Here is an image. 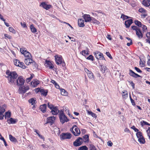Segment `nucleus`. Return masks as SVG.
<instances>
[{
  "label": "nucleus",
  "instance_id": "nucleus-39",
  "mask_svg": "<svg viewBox=\"0 0 150 150\" xmlns=\"http://www.w3.org/2000/svg\"><path fill=\"white\" fill-rule=\"evenodd\" d=\"M14 64L16 66H19V64L20 63V61L17 59H14L13 60Z\"/></svg>",
  "mask_w": 150,
  "mask_h": 150
},
{
  "label": "nucleus",
  "instance_id": "nucleus-26",
  "mask_svg": "<svg viewBox=\"0 0 150 150\" xmlns=\"http://www.w3.org/2000/svg\"><path fill=\"white\" fill-rule=\"evenodd\" d=\"M7 122L9 124H15L17 121L15 119L12 118H11L10 119L7 120Z\"/></svg>",
  "mask_w": 150,
  "mask_h": 150
},
{
  "label": "nucleus",
  "instance_id": "nucleus-48",
  "mask_svg": "<svg viewBox=\"0 0 150 150\" xmlns=\"http://www.w3.org/2000/svg\"><path fill=\"white\" fill-rule=\"evenodd\" d=\"M139 11L140 13H145L146 12V11L143 8H141L139 9Z\"/></svg>",
  "mask_w": 150,
  "mask_h": 150
},
{
  "label": "nucleus",
  "instance_id": "nucleus-14",
  "mask_svg": "<svg viewBox=\"0 0 150 150\" xmlns=\"http://www.w3.org/2000/svg\"><path fill=\"white\" fill-rule=\"evenodd\" d=\"M40 6L42 7L46 10H48L51 7V6L50 5L47 4L45 2L41 3Z\"/></svg>",
  "mask_w": 150,
  "mask_h": 150
},
{
  "label": "nucleus",
  "instance_id": "nucleus-28",
  "mask_svg": "<svg viewBox=\"0 0 150 150\" xmlns=\"http://www.w3.org/2000/svg\"><path fill=\"white\" fill-rule=\"evenodd\" d=\"M47 67H49L50 69H52L54 67V66L50 61H48L47 63Z\"/></svg>",
  "mask_w": 150,
  "mask_h": 150
},
{
  "label": "nucleus",
  "instance_id": "nucleus-22",
  "mask_svg": "<svg viewBox=\"0 0 150 150\" xmlns=\"http://www.w3.org/2000/svg\"><path fill=\"white\" fill-rule=\"evenodd\" d=\"M78 25L80 27H83L84 26V21L82 19H79L78 20Z\"/></svg>",
  "mask_w": 150,
  "mask_h": 150
},
{
  "label": "nucleus",
  "instance_id": "nucleus-12",
  "mask_svg": "<svg viewBox=\"0 0 150 150\" xmlns=\"http://www.w3.org/2000/svg\"><path fill=\"white\" fill-rule=\"evenodd\" d=\"M55 120V118L54 116L48 117L47 118V122L45 124H47V123H49L50 124V125H52L54 123Z\"/></svg>",
  "mask_w": 150,
  "mask_h": 150
},
{
  "label": "nucleus",
  "instance_id": "nucleus-43",
  "mask_svg": "<svg viewBox=\"0 0 150 150\" xmlns=\"http://www.w3.org/2000/svg\"><path fill=\"white\" fill-rule=\"evenodd\" d=\"M30 76L29 78H27L26 79V81L27 82H29L33 78V77L34 76V75L33 74H30Z\"/></svg>",
  "mask_w": 150,
  "mask_h": 150
},
{
  "label": "nucleus",
  "instance_id": "nucleus-37",
  "mask_svg": "<svg viewBox=\"0 0 150 150\" xmlns=\"http://www.w3.org/2000/svg\"><path fill=\"white\" fill-rule=\"evenodd\" d=\"M81 53L83 55L86 56V55L89 54V51L87 50H83L81 52Z\"/></svg>",
  "mask_w": 150,
  "mask_h": 150
},
{
  "label": "nucleus",
  "instance_id": "nucleus-8",
  "mask_svg": "<svg viewBox=\"0 0 150 150\" xmlns=\"http://www.w3.org/2000/svg\"><path fill=\"white\" fill-rule=\"evenodd\" d=\"M83 139L79 137L73 143V145L75 146H78L81 145L83 143Z\"/></svg>",
  "mask_w": 150,
  "mask_h": 150
},
{
  "label": "nucleus",
  "instance_id": "nucleus-10",
  "mask_svg": "<svg viewBox=\"0 0 150 150\" xmlns=\"http://www.w3.org/2000/svg\"><path fill=\"white\" fill-rule=\"evenodd\" d=\"M94 54L97 59H100L102 60H105V58L103 57V54L102 53L99 52H94Z\"/></svg>",
  "mask_w": 150,
  "mask_h": 150
},
{
  "label": "nucleus",
  "instance_id": "nucleus-18",
  "mask_svg": "<svg viewBox=\"0 0 150 150\" xmlns=\"http://www.w3.org/2000/svg\"><path fill=\"white\" fill-rule=\"evenodd\" d=\"M5 111V109L4 108L0 107V120L3 119L4 117L3 113Z\"/></svg>",
  "mask_w": 150,
  "mask_h": 150
},
{
  "label": "nucleus",
  "instance_id": "nucleus-27",
  "mask_svg": "<svg viewBox=\"0 0 150 150\" xmlns=\"http://www.w3.org/2000/svg\"><path fill=\"white\" fill-rule=\"evenodd\" d=\"M36 99L35 98H32L28 100L29 103L31 104L32 105H33L35 103Z\"/></svg>",
  "mask_w": 150,
  "mask_h": 150
},
{
  "label": "nucleus",
  "instance_id": "nucleus-36",
  "mask_svg": "<svg viewBox=\"0 0 150 150\" xmlns=\"http://www.w3.org/2000/svg\"><path fill=\"white\" fill-rule=\"evenodd\" d=\"M88 113L89 115H91L92 117L96 118L97 117V115L96 114L94 113H93L91 111H88Z\"/></svg>",
  "mask_w": 150,
  "mask_h": 150
},
{
  "label": "nucleus",
  "instance_id": "nucleus-50",
  "mask_svg": "<svg viewBox=\"0 0 150 150\" xmlns=\"http://www.w3.org/2000/svg\"><path fill=\"white\" fill-rule=\"evenodd\" d=\"M86 59L88 60H91V61H93V57L92 55H90L88 57H87Z\"/></svg>",
  "mask_w": 150,
  "mask_h": 150
},
{
  "label": "nucleus",
  "instance_id": "nucleus-3",
  "mask_svg": "<svg viewBox=\"0 0 150 150\" xmlns=\"http://www.w3.org/2000/svg\"><path fill=\"white\" fill-rule=\"evenodd\" d=\"M59 116L60 122L62 124L67 122L69 120L62 111L59 112Z\"/></svg>",
  "mask_w": 150,
  "mask_h": 150
},
{
  "label": "nucleus",
  "instance_id": "nucleus-31",
  "mask_svg": "<svg viewBox=\"0 0 150 150\" xmlns=\"http://www.w3.org/2000/svg\"><path fill=\"white\" fill-rule=\"evenodd\" d=\"M30 28L31 29V31L33 33H35L37 32V29L34 26V25L33 24L31 25L30 26Z\"/></svg>",
  "mask_w": 150,
  "mask_h": 150
},
{
  "label": "nucleus",
  "instance_id": "nucleus-21",
  "mask_svg": "<svg viewBox=\"0 0 150 150\" xmlns=\"http://www.w3.org/2000/svg\"><path fill=\"white\" fill-rule=\"evenodd\" d=\"M142 4L145 6L148 7L150 6V0H144L142 1Z\"/></svg>",
  "mask_w": 150,
  "mask_h": 150
},
{
  "label": "nucleus",
  "instance_id": "nucleus-41",
  "mask_svg": "<svg viewBox=\"0 0 150 150\" xmlns=\"http://www.w3.org/2000/svg\"><path fill=\"white\" fill-rule=\"evenodd\" d=\"M89 146V150H95L96 149L95 146L93 144H90Z\"/></svg>",
  "mask_w": 150,
  "mask_h": 150
},
{
  "label": "nucleus",
  "instance_id": "nucleus-61",
  "mask_svg": "<svg viewBox=\"0 0 150 150\" xmlns=\"http://www.w3.org/2000/svg\"><path fill=\"white\" fill-rule=\"evenodd\" d=\"M129 4H130L133 7H134L136 6V3L134 2L132 3H129Z\"/></svg>",
  "mask_w": 150,
  "mask_h": 150
},
{
  "label": "nucleus",
  "instance_id": "nucleus-24",
  "mask_svg": "<svg viewBox=\"0 0 150 150\" xmlns=\"http://www.w3.org/2000/svg\"><path fill=\"white\" fill-rule=\"evenodd\" d=\"M31 83V85L33 87H35L39 83V82L38 80H33Z\"/></svg>",
  "mask_w": 150,
  "mask_h": 150
},
{
  "label": "nucleus",
  "instance_id": "nucleus-54",
  "mask_svg": "<svg viewBox=\"0 0 150 150\" xmlns=\"http://www.w3.org/2000/svg\"><path fill=\"white\" fill-rule=\"evenodd\" d=\"M21 24L22 27H23L24 28H27V26H26V24L25 22H22L21 23Z\"/></svg>",
  "mask_w": 150,
  "mask_h": 150
},
{
  "label": "nucleus",
  "instance_id": "nucleus-19",
  "mask_svg": "<svg viewBox=\"0 0 150 150\" xmlns=\"http://www.w3.org/2000/svg\"><path fill=\"white\" fill-rule=\"evenodd\" d=\"M33 60L30 58H28L25 59L24 62L27 65H29L31 63H33Z\"/></svg>",
  "mask_w": 150,
  "mask_h": 150
},
{
  "label": "nucleus",
  "instance_id": "nucleus-45",
  "mask_svg": "<svg viewBox=\"0 0 150 150\" xmlns=\"http://www.w3.org/2000/svg\"><path fill=\"white\" fill-rule=\"evenodd\" d=\"M19 66H18V67H21L23 69H25V67L24 65V63L23 62H20V63H19Z\"/></svg>",
  "mask_w": 150,
  "mask_h": 150
},
{
  "label": "nucleus",
  "instance_id": "nucleus-58",
  "mask_svg": "<svg viewBox=\"0 0 150 150\" xmlns=\"http://www.w3.org/2000/svg\"><path fill=\"white\" fill-rule=\"evenodd\" d=\"M146 36L148 39H150V32H148L146 33Z\"/></svg>",
  "mask_w": 150,
  "mask_h": 150
},
{
  "label": "nucleus",
  "instance_id": "nucleus-51",
  "mask_svg": "<svg viewBox=\"0 0 150 150\" xmlns=\"http://www.w3.org/2000/svg\"><path fill=\"white\" fill-rule=\"evenodd\" d=\"M61 93L62 95H65L67 94V92L64 89H62L61 91Z\"/></svg>",
  "mask_w": 150,
  "mask_h": 150
},
{
  "label": "nucleus",
  "instance_id": "nucleus-53",
  "mask_svg": "<svg viewBox=\"0 0 150 150\" xmlns=\"http://www.w3.org/2000/svg\"><path fill=\"white\" fill-rule=\"evenodd\" d=\"M140 123L141 125H142V126H143L145 125H146L147 122L144 121H141L140 122Z\"/></svg>",
  "mask_w": 150,
  "mask_h": 150
},
{
  "label": "nucleus",
  "instance_id": "nucleus-46",
  "mask_svg": "<svg viewBox=\"0 0 150 150\" xmlns=\"http://www.w3.org/2000/svg\"><path fill=\"white\" fill-rule=\"evenodd\" d=\"M9 30L10 32H12L13 33H16L15 30L12 27H10L9 28Z\"/></svg>",
  "mask_w": 150,
  "mask_h": 150
},
{
  "label": "nucleus",
  "instance_id": "nucleus-52",
  "mask_svg": "<svg viewBox=\"0 0 150 150\" xmlns=\"http://www.w3.org/2000/svg\"><path fill=\"white\" fill-rule=\"evenodd\" d=\"M130 100L131 102V103H132V105H135V103L134 102V100L132 98L131 95H130Z\"/></svg>",
  "mask_w": 150,
  "mask_h": 150
},
{
  "label": "nucleus",
  "instance_id": "nucleus-49",
  "mask_svg": "<svg viewBox=\"0 0 150 150\" xmlns=\"http://www.w3.org/2000/svg\"><path fill=\"white\" fill-rule=\"evenodd\" d=\"M142 28V30L143 32H145L147 29V27L144 25H142L141 27Z\"/></svg>",
  "mask_w": 150,
  "mask_h": 150
},
{
  "label": "nucleus",
  "instance_id": "nucleus-9",
  "mask_svg": "<svg viewBox=\"0 0 150 150\" xmlns=\"http://www.w3.org/2000/svg\"><path fill=\"white\" fill-rule=\"evenodd\" d=\"M16 85L18 86L21 87L24 84L25 80L21 76L19 77L17 80H16Z\"/></svg>",
  "mask_w": 150,
  "mask_h": 150
},
{
  "label": "nucleus",
  "instance_id": "nucleus-59",
  "mask_svg": "<svg viewBox=\"0 0 150 150\" xmlns=\"http://www.w3.org/2000/svg\"><path fill=\"white\" fill-rule=\"evenodd\" d=\"M122 17H123V18L124 19H127V18H129V17L128 16H125L123 14L121 16V18H122Z\"/></svg>",
  "mask_w": 150,
  "mask_h": 150
},
{
  "label": "nucleus",
  "instance_id": "nucleus-7",
  "mask_svg": "<svg viewBox=\"0 0 150 150\" xmlns=\"http://www.w3.org/2000/svg\"><path fill=\"white\" fill-rule=\"evenodd\" d=\"M71 134L69 133H62L60 135L61 139H70L71 137Z\"/></svg>",
  "mask_w": 150,
  "mask_h": 150
},
{
  "label": "nucleus",
  "instance_id": "nucleus-47",
  "mask_svg": "<svg viewBox=\"0 0 150 150\" xmlns=\"http://www.w3.org/2000/svg\"><path fill=\"white\" fill-rule=\"evenodd\" d=\"M47 106L48 107L50 108L51 110H52L54 107L53 105L50 104L49 103H48Z\"/></svg>",
  "mask_w": 150,
  "mask_h": 150
},
{
  "label": "nucleus",
  "instance_id": "nucleus-57",
  "mask_svg": "<svg viewBox=\"0 0 150 150\" xmlns=\"http://www.w3.org/2000/svg\"><path fill=\"white\" fill-rule=\"evenodd\" d=\"M148 135L150 138V127H148V129L146 131Z\"/></svg>",
  "mask_w": 150,
  "mask_h": 150
},
{
  "label": "nucleus",
  "instance_id": "nucleus-15",
  "mask_svg": "<svg viewBox=\"0 0 150 150\" xmlns=\"http://www.w3.org/2000/svg\"><path fill=\"white\" fill-rule=\"evenodd\" d=\"M129 74L130 76L135 78H137L138 77H142L141 76L135 73L131 69L129 70Z\"/></svg>",
  "mask_w": 150,
  "mask_h": 150
},
{
  "label": "nucleus",
  "instance_id": "nucleus-44",
  "mask_svg": "<svg viewBox=\"0 0 150 150\" xmlns=\"http://www.w3.org/2000/svg\"><path fill=\"white\" fill-rule=\"evenodd\" d=\"M136 136L139 139L141 137H143L142 135V133L140 132H138L136 133Z\"/></svg>",
  "mask_w": 150,
  "mask_h": 150
},
{
  "label": "nucleus",
  "instance_id": "nucleus-29",
  "mask_svg": "<svg viewBox=\"0 0 150 150\" xmlns=\"http://www.w3.org/2000/svg\"><path fill=\"white\" fill-rule=\"evenodd\" d=\"M9 138L11 141L16 142H17V139L15 137H13L11 134L9 135Z\"/></svg>",
  "mask_w": 150,
  "mask_h": 150
},
{
  "label": "nucleus",
  "instance_id": "nucleus-42",
  "mask_svg": "<svg viewBox=\"0 0 150 150\" xmlns=\"http://www.w3.org/2000/svg\"><path fill=\"white\" fill-rule=\"evenodd\" d=\"M91 21H92V22L93 23H96L98 24H99L100 23V22L97 21L94 18L91 17Z\"/></svg>",
  "mask_w": 150,
  "mask_h": 150
},
{
  "label": "nucleus",
  "instance_id": "nucleus-17",
  "mask_svg": "<svg viewBox=\"0 0 150 150\" xmlns=\"http://www.w3.org/2000/svg\"><path fill=\"white\" fill-rule=\"evenodd\" d=\"M52 114L54 115H57L59 112L57 107H54L51 111Z\"/></svg>",
  "mask_w": 150,
  "mask_h": 150
},
{
  "label": "nucleus",
  "instance_id": "nucleus-2",
  "mask_svg": "<svg viewBox=\"0 0 150 150\" xmlns=\"http://www.w3.org/2000/svg\"><path fill=\"white\" fill-rule=\"evenodd\" d=\"M54 57L56 63L57 65L61 64L62 67L65 66V64L63 61L62 57L61 55L56 54Z\"/></svg>",
  "mask_w": 150,
  "mask_h": 150
},
{
  "label": "nucleus",
  "instance_id": "nucleus-38",
  "mask_svg": "<svg viewBox=\"0 0 150 150\" xmlns=\"http://www.w3.org/2000/svg\"><path fill=\"white\" fill-rule=\"evenodd\" d=\"M78 150H88V148L86 145L80 147Z\"/></svg>",
  "mask_w": 150,
  "mask_h": 150
},
{
  "label": "nucleus",
  "instance_id": "nucleus-32",
  "mask_svg": "<svg viewBox=\"0 0 150 150\" xmlns=\"http://www.w3.org/2000/svg\"><path fill=\"white\" fill-rule=\"evenodd\" d=\"M138 141L141 144H143L145 143V139L143 136L139 138Z\"/></svg>",
  "mask_w": 150,
  "mask_h": 150
},
{
  "label": "nucleus",
  "instance_id": "nucleus-55",
  "mask_svg": "<svg viewBox=\"0 0 150 150\" xmlns=\"http://www.w3.org/2000/svg\"><path fill=\"white\" fill-rule=\"evenodd\" d=\"M139 73H141L142 72V71L139 68L137 67H135L134 68Z\"/></svg>",
  "mask_w": 150,
  "mask_h": 150
},
{
  "label": "nucleus",
  "instance_id": "nucleus-11",
  "mask_svg": "<svg viewBox=\"0 0 150 150\" xmlns=\"http://www.w3.org/2000/svg\"><path fill=\"white\" fill-rule=\"evenodd\" d=\"M29 89V87L28 86L20 87L19 89V92L20 93L23 94L25 93L27 90Z\"/></svg>",
  "mask_w": 150,
  "mask_h": 150
},
{
  "label": "nucleus",
  "instance_id": "nucleus-4",
  "mask_svg": "<svg viewBox=\"0 0 150 150\" xmlns=\"http://www.w3.org/2000/svg\"><path fill=\"white\" fill-rule=\"evenodd\" d=\"M70 131L76 136H79L81 133L79 129L77 127V126L75 125H74L70 129Z\"/></svg>",
  "mask_w": 150,
  "mask_h": 150
},
{
  "label": "nucleus",
  "instance_id": "nucleus-62",
  "mask_svg": "<svg viewBox=\"0 0 150 150\" xmlns=\"http://www.w3.org/2000/svg\"><path fill=\"white\" fill-rule=\"evenodd\" d=\"M4 36L6 37V38H7L8 39H11V37L10 36V35H8V34H4Z\"/></svg>",
  "mask_w": 150,
  "mask_h": 150
},
{
  "label": "nucleus",
  "instance_id": "nucleus-34",
  "mask_svg": "<svg viewBox=\"0 0 150 150\" xmlns=\"http://www.w3.org/2000/svg\"><path fill=\"white\" fill-rule=\"evenodd\" d=\"M11 113L10 112H6L4 115V116L5 119L7 118H9L11 116Z\"/></svg>",
  "mask_w": 150,
  "mask_h": 150
},
{
  "label": "nucleus",
  "instance_id": "nucleus-23",
  "mask_svg": "<svg viewBox=\"0 0 150 150\" xmlns=\"http://www.w3.org/2000/svg\"><path fill=\"white\" fill-rule=\"evenodd\" d=\"M46 104H43L40 106V109L41 111H42L43 113H44L46 112Z\"/></svg>",
  "mask_w": 150,
  "mask_h": 150
},
{
  "label": "nucleus",
  "instance_id": "nucleus-1",
  "mask_svg": "<svg viewBox=\"0 0 150 150\" xmlns=\"http://www.w3.org/2000/svg\"><path fill=\"white\" fill-rule=\"evenodd\" d=\"M6 74L7 75L6 77L8 79V83L10 84L14 83L18 76L16 72L15 71H11L9 70H7Z\"/></svg>",
  "mask_w": 150,
  "mask_h": 150
},
{
  "label": "nucleus",
  "instance_id": "nucleus-13",
  "mask_svg": "<svg viewBox=\"0 0 150 150\" xmlns=\"http://www.w3.org/2000/svg\"><path fill=\"white\" fill-rule=\"evenodd\" d=\"M35 90H38V91H40L41 93V95L45 96H46L47 95L48 93L47 90L41 89L39 88L35 89Z\"/></svg>",
  "mask_w": 150,
  "mask_h": 150
},
{
  "label": "nucleus",
  "instance_id": "nucleus-35",
  "mask_svg": "<svg viewBox=\"0 0 150 150\" xmlns=\"http://www.w3.org/2000/svg\"><path fill=\"white\" fill-rule=\"evenodd\" d=\"M135 24L138 27H140L142 26L141 23L138 20H135L134 21Z\"/></svg>",
  "mask_w": 150,
  "mask_h": 150
},
{
  "label": "nucleus",
  "instance_id": "nucleus-25",
  "mask_svg": "<svg viewBox=\"0 0 150 150\" xmlns=\"http://www.w3.org/2000/svg\"><path fill=\"white\" fill-rule=\"evenodd\" d=\"M89 135H85L83 136V142H88L89 141Z\"/></svg>",
  "mask_w": 150,
  "mask_h": 150
},
{
  "label": "nucleus",
  "instance_id": "nucleus-16",
  "mask_svg": "<svg viewBox=\"0 0 150 150\" xmlns=\"http://www.w3.org/2000/svg\"><path fill=\"white\" fill-rule=\"evenodd\" d=\"M83 17L86 22H90L91 21V18L90 17L89 15L85 14L83 16Z\"/></svg>",
  "mask_w": 150,
  "mask_h": 150
},
{
  "label": "nucleus",
  "instance_id": "nucleus-20",
  "mask_svg": "<svg viewBox=\"0 0 150 150\" xmlns=\"http://www.w3.org/2000/svg\"><path fill=\"white\" fill-rule=\"evenodd\" d=\"M132 22V19L128 20L125 21V24L127 28H129Z\"/></svg>",
  "mask_w": 150,
  "mask_h": 150
},
{
  "label": "nucleus",
  "instance_id": "nucleus-60",
  "mask_svg": "<svg viewBox=\"0 0 150 150\" xmlns=\"http://www.w3.org/2000/svg\"><path fill=\"white\" fill-rule=\"evenodd\" d=\"M129 83L131 85V86H132L133 88L134 89L135 88V84L134 83H133L132 81H129Z\"/></svg>",
  "mask_w": 150,
  "mask_h": 150
},
{
  "label": "nucleus",
  "instance_id": "nucleus-63",
  "mask_svg": "<svg viewBox=\"0 0 150 150\" xmlns=\"http://www.w3.org/2000/svg\"><path fill=\"white\" fill-rule=\"evenodd\" d=\"M112 144V143L110 141H109L108 142L107 145L108 146H111Z\"/></svg>",
  "mask_w": 150,
  "mask_h": 150
},
{
  "label": "nucleus",
  "instance_id": "nucleus-56",
  "mask_svg": "<svg viewBox=\"0 0 150 150\" xmlns=\"http://www.w3.org/2000/svg\"><path fill=\"white\" fill-rule=\"evenodd\" d=\"M106 55L110 59H112V56H111L109 52H106Z\"/></svg>",
  "mask_w": 150,
  "mask_h": 150
},
{
  "label": "nucleus",
  "instance_id": "nucleus-40",
  "mask_svg": "<svg viewBox=\"0 0 150 150\" xmlns=\"http://www.w3.org/2000/svg\"><path fill=\"white\" fill-rule=\"evenodd\" d=\"M122 93H125V94H122V97L123 98L126 99L128 96V93L126 91H124Z\"/></svg>",
  "mask_w": 150,
  "mask_h": 150
},
{
  "label": "nucleus",
  "instance_id": "nucleus-5",
  "mask_svg": "<svg viewBox=\"0 0 150 150\" xmlns=\"http://www.w3.org/2000/svg\"><path fill=\"white\" fill-rule=\"evenodd\" d=\"M131 28L133 30H134L136 32V35L139 39L142 38L143 37V34L140 29L136 26H132Z\"/></svg>",
  "mask_w": 150,
  "mask_h": 150
},
{
  "label": "nucleus",
  "instance_id": "nucleus-64",
  "mask_svg": "<svg viewBox=\"0 0 150 150\" xmlns=\"http://www.w3.org/2000/svg\"><path fill=\"white\" fill-rule=\"evenodd\" d=\"M139 64L142 67H144V64L143 63V62L142 61H140V62Z\"/></svg>",
  "mask_w": 150,
  "mask_h": 150
},
{
  "label": "nucleus",
  "instance_id": "nucleus-6",
  "mask_svg": "<svg viewBox=\"0 0 150 150\" xmlns=\"http://www.w3.org/2000/svg\"><path fill=\"white\" fill-rule=\"evenodd\" d=\"M20 51L21 53L23 54L24 56L25 57L28 58H30L31 57L30 53L27 51V50L25 48H20Z\"/></svg>",
  "mask_w": 150,
  "mask_h": 150
},
{
  "label": "nucleus",
  "instance_id": "nucleus-30",
  "mask_svg": "<svg viewBox=\"0 0 150 150\" xmlns=\"http://www.w3.org/2000/svg\"><path fill=\"white\" fill-rule=\"evenodd\" d=\"M87 75L88 77L90 79H91L92 80L94 79V76L93 74L91 72V71H90V72L88 73Z\"/></svg>",
  "mask_w": 150,
  "mask_h": 150
},
{
  "label": "nucleus",
  "instance_id": "nucleus-33",
  "mask_svg": "<svg viewBox=\"0 0 150 150\" xmlns=\"http://www.w3.org/2000/svg\"><path fill=\"white\" fill-rule=\"evenodd\" d=\"M100 70L102 72L104 73L105 72V70L106 69V67L104 65L100 66Z\"/></svg>",
  "mask_w": 150,
  "mask_h": 150
}]
</instances>
